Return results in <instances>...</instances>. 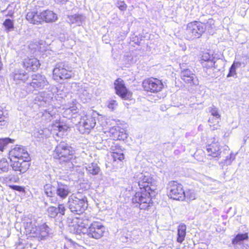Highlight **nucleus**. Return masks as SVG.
Returning a JSON list of instances; mask_svg holds the SVG:
<instances>
[{
  "label": "nucleus",
  "instance_id": "20",
  "mask_svg": "<svg viewBox=\"0 0 249 249\" xmlns=\"http://www.w3.org/2000/svg\"><path fill=\"white\" fill-rule=\"evenodd\" d=\"M40 12H38L36 10L28 12L26 16V19L31 23L38 24L41 23Z\"/></svg>",
  "mask_w": 249,
  "mask_h": 249
},
{
  "label": "nucleus",
  "instance_id": "57",
  "mask_svg": "<svg viewBox=\"0 0 249 249\" xmlns=\"http://www.w3.org/2000/svg\"><path fill=\"white\" fill-rule=\"evenodd\" d=\"M186 58H187V57L186 56H184L183 57V59H184V61H186Z\"/></svg>",
  "mask_w": 249,
  "mask_h": 249
},
{
  "label": "nucleus",
  "instance_id": "35",
  "mask_svg": "<svg viewBox=\"0 0 249 249\" xmlns=\"http://www.w3.org/2000/svg\"><path fill=\"white\" fill-rule=\"evenodd\" d=\"M47 211L48 216L51 218H55L58 214L57 208L55 207H49Z\"/></svg>",
  "mask_w": 249,
  "mask_h": 249
},
{
  "label": "nucleus",
  "instance_id": "10",
  "mask_svg": "<svg viewBox=\"0 0 249 249\" xmlns=\"http://www.w3.org/2000/svg\"><path fill=\"white\" fill-rule=\"evenodd\" d=\"M10 160H14L19 159H30L29 154L23 146L16 147L9 151Z\"/></svg>",
  "mask_w": 249,
  "mask_h": 249
},
{
  "label": "nucleus",
  "instance_id": "39",
  "mask_svg": "<svg viewBox=\"0 0 249 249\" xmlns=\"http://www.w3.org/2000/svg\"><path fill=\"white\" fill-rule=\"evenodd\" d=\"M107 106L109 108L113 110L116 108L118 104L115 100H111L107 102Z\"/></svg>",
  "mask_w": 249,
  "mask_h": 249
},
{
  "label": "nucleus",
  "instance_id": "24",
  "mask_svg": "<svg viewBox=\"0 0 249 249\" xmlns=\"http://www.w3.org/2000/svg\"><path fill=\"white\" fill-rule=\"evenodd\" d=\"M124 129H122L120 127H116L115 128H112L109 131V133L112 134L114 138L118 140H124L127 138V134L124 132Z\"/></svg>",
  "mask_w": 249,
  "mask_h": 249
},
{
  "label": "nucleus",
  "instance_id": "49",
  "mask_svg": "<svg viewBox=\"0 0 249 249\" xmlns=\"http://www.w3.org/2000/svg\"><path fill=\"white\" fill-rule=\"evenodd\" d=\"M73 114L76 112V107L75 106L70 107L69 109Z\"/></svg>",
  "mask_w": 249,
  "mask_h": 249
},
{
  "label": "nucleus",
  "instance_id": "12",
  "mask_svg": "<svg viewBox=\"0 0 249 249\" xmlns=\"http://www.w3.org/2000/svg\"><path fill=\"white\" fill-rule=\"evenodd\" d=\"M114 86L117 94L125 100L129 98L130 93L128 92L122 79L118 78L114 82Z\"/></svg>",
  "mask_w": 249,
  "mask_h": 249
},
{
  "label": "nucleus",
  "instance_id": "41",
  "mask_svg": "<svg viewBox=\"0 0 249 249\" xmlns=\"http://www.w3.org/2000/svg\"><path fill=\"white\" fill-rule=\"evenodd\" d=\"M57 208L58 213H59L61 215H64L66 211V208L64 205L63 204H60L58 205Z\"/></svg>",
  "mask_w": 249,
  "mask_h": 249
},
{
  "label": "nucleus",
  "instance_id": "26",
  "mask_svg": "<svg viewBox=\"0 0 249 249\" xmlns=\"http://www.w3.org/2000/svg\"><path fill=\"white\" fill-rule=\"evenodd\" d=\"M37 228V232L35 234L36 235L38 234L39 237H40L41 240H43L44 238L49 234L50 231L49 227L46 224L44 223Z\"/></svg>",
  "mask_w": 249,
  "mask_h": 249
},
{
  "label": "nucleus",
  "instance_id": "14",
  "mask_svg": "<svg viewBox=\"0 0 249 249\" xmlns=\"http://www.w3.org/2000/svg\"><path fill=\"white\" fill-rule=\"evenodd\" d=\"M56 182L52 184H46L44 186V191L46 196L49 197L52 203H56L57 201L56 195Z\"/></svg>",
  "mask_w": 249,
  "mask_h": 249
},
{
  "label": "nucleus",
  "instance_id": "8",
  "mask_svg": "<svg viewBox=\"0 0 249 249\" xmlns=\"http://www.w3.org/2000/svg\"><path fill=\"white\" fill-rule=\"evenodd\" d=\"M142 86L145 91L151 93H158L163 88L161 80L153 77L145 79L142 82Z\"/></svg>",
  "mask_w": 249,
  "mask_h": 249
},
{
  "label": "nucleus",
  "instance_id": "6",
  "mask_svg": "<svg viewBox=\"0 0 249 249\" xmlns=\"http://www.w3.org/2000/svg\"><path fill=\"white\" fill-rule=\"evenodd\" d=\"M71 69L67 62L58 63L53 70V75L54 76L59 77L60 79H70L75 75Z\"/></svg>",
  "mask_w": 249,
  "mask_h": 249
},
{
  "label": "nucleus",
  "instance_id": "31",
  "mask_svg": "<svg viewBox=\"0 0 249 249\" xmlns=\"http://www.w3.org/2000/svg\"><path fill=\"white\" fill-rule=\"evenodd\" d=\"M25 228L27 232L31 233H36L37 232V227L31 221L25 223Z\"/></svg>",
  "mask_w": 249,
  "mask_h": 249
},
{
  "label": "nucleus",
  "instance_id": "53",
  "mask_svg": "<svg viewBox=\"0 0 249 249\" xmlns=\"http://www.w3.org/2000/svg\"><path fill=\"white\" fill-rule=\"evenodd\" d=\"M240 249H249V246L246 245H242Z\"/></svg>",
  "mask_w": 249,
  "mask_h": 249
},
{
  "label": "nucleus",
  "instance_id": "1",
  "mask_svg": "<svg viewBox=\"0 0 249 249\" xmlns=\"http://www.w3.org/2000/svg\"><path fill=\"white\" fill-rule=\"evenodd\" d=\"M133 180L132 189L138 186L140 191L136 192L132 202L140 209H147L152 203L150 192H154L156 189L153 185V178L147 172H139L134 175Z\"/></svg>",
  "mask_w": 249,
  "mask_h": 249
},
{
  "label": "nucleus",
  "instance_id": "55",
  "mask_svg": "<svg viewBox=\"0 0 249 249\" xmlns=\"http://www.w3.org/2000/svg\"><path fill=\"white\" fill-rule=\"evenodd\" d=\"M2 67V64L1 62L0 61V71L1 70V68Z\"/></svg>",
  "mask_w": 249,
  "mask_h": 249
},
{
  "label": "nucleus",
  "instance_id": "17",
  "mask_svg": "<svg viewBox=\"0 0 249 249\" xmlns=\"http://www.w3.org/2000/svg\"><path fill=\"white\" fill-rule=\"evenodd\" d=\"M80 129L81 131L82 128L85 129L84 133H89V131L93 128L95 124V119L92 117H85L79 122Z\"/></svg>",
  "mask_w": 249,
  "mask_h": 249
},
{
  "label": "nucleus",
  "instance_id": "28",
  "mask_svg": "<svg viewBox=\"0 0 249 249\" xmlns=\"http://www.w3.org/2000/svg\"><path fill=\"white\" fill-rule=\"evenodd\" d=\"M111 150L113 152L111 153V157L114 161L119 160L120 161H122L124 159V156L123 153H122L119 150H115L113 148L112 146L111 147Z\"/></svg>",
  "mask_w": 249,
  "mask_h": 249
},
{
  "label": "nucleus",
  "instance_id": "4",
  "mask_svg": "<svg viewBox=\"0 0 249 249\" xmlns=\"http://www.w3.org/2000/svg\"><path fill=\"white\" fill-rule=\"evenodd\" d=\"M87 202L86 197L81 196L78 197L76 195L73 194L69 197L67 206L71 213L75 214L80 215L87 208Z\"/></svg>",
  "mask_w": 249,
  "mask_h": 249
},
{
  "label": "nucleus",
  "instance_id": "45",
  "mask_svg": "<svg viewBox=\"0 0 249 249\" xmlns=\"http://www.w3.org/2000/svg\"><path fill=\"white\" fill-rule=\"evenodd\" d=\"M11 188L14 190L18 191H22L23 190V188L21 186L18 185H12L11 186Z\"/></svg>",
  "mask_w": 249,
  "mask_h": 249
},
{
  "label": "nucleus",
  "instance_id": "22",
  "mask_svg": "<svg viewBox=\"0 0 249 249\" xmlns=\"http://www.w3.org/2000/svg\"><path fill=\"white\" fill-rule=\"evenodd\" d=\"M208 155L213 157H217L221 153L219 144L218 142L212 143L206 147Z\"/></svg>",
  "mask_w": 249,
  "mask_h": 249
},
{
  "label": "nucleus",
  "instance_id": "43",
  "mask_svg": "<svg viewBox=\"0 0 249 249\" xmlns=\"http://www.w3.org/2000/svg\"><path fill=\"white\" fill-rule=\"evenodd\" d=\"M236 69L234 67V66L231 65V67L230 68L229 72L228 74L227 75V77H230V76H234L236 75Z\"/></svg>",
  "mask_w": 249,
  "mask_h": 249
},
{
  "label": "nucleus",
  "instance_id": "5",
  "mask_svg": "<svg viewBox=\"0 0 249 249\" xmlns=\"http://www.w3.org/2000/svg\"><path fill=\"white\" fill-rule=\"evenodd\" d=\"M206 31V28L197 21L189 23L185 31V37L188 40L199 38Z\"/></svg>",
  "mask_w": 249,
  "mask_h": 249
},
{
  "label": "nucleus",
  "instance_id": "18",
  "mask_svg": "<svg viewBox=\"0 0 249 249\" xmlns=\"http://www.w3.org/2000/svg\"><path fill=\"white\" fill-rule=\"evenodd\" d=\"M23 68L27 70L36 71L40 66L39 61L36 58H27L23 60L22 64Z\"/></svg>",
  "mask_w": 249,
  "mask_h": 249
},
{
  "label": "nucleus",
  "instance_id": "37",
  "mask_svg": "<svg viewBox=\"0 0 249 249\" xmlns=\"http://www.w3.org/2000/svg\"><path fill=\"white\" fill-rule=\"evenodd\" d=\"M196 195L194 190H189L185 193V198L189 200H193L196 199Z\"/></svg>",
  "mask_w": 249,
  "mask_h": 249
},
{
  "label": "nucleus",
  "instance_id": "52",
  "mask_svg": "<svg viewBox=\"0 0 249 249\" xmlns=\"http://www.w3.org/2000/svg\"><path fill=\"white\" fill-rule=\"evenodd\" d=\"M5 116L3 115V111L0 109V119H4Z\"/></svg>",
  "mask_w": 249,
  "mask_h": 249
},
{
  "label": "nucleus",
  "instance_id": "19",
  "mask_svg": "<svg viewBox=\"0 0 249 249\" xmlns=\"http://www.w3.org/2000/svg\"><path fill=\"white\" fill-rule=\"evenodd\" d=\"M86 17L81 14L68 15L67 21L71 25L80 26L85 21Z\"/></svg>",
  "mask_w": 249,
  "mask_h": 249
},
{
  "label": "nucleus",
  "instance_id": "60",
  "mask_svg": "<svg viewBox=\"0 0 249 249\" xmlns=\"http://www.w3.org/2000/svg\"><path fill=\"white\" fill-rule=\"evenodd\" d=\"M45 204L46 206H47L48 205L47 202H45Z\"/></svg>",
  "mask_w": 249,
  "mask_h": 249
},
{
  "label": "nucleus",
  "instance_id": "25",
  "mask_svg": "<svg viewBox=\"0 0 249 249\" xmlns=\"http://www.w3.org/2000/svg\"><path fill=\"white\" fill-rule=\"evenodd\" d=\"M186 226L184 224H180L178 228V236L177 241L178 243H182L186 236Z\"/></svg>",
  "mask_w": 249,
  "mask_h": 249
},
{
  "label": "nucleus",
  "instance_id": "33",
  "mask_svg": "<svg viewBox=\"0 0 249 249\" xmlns=\"http://www.w3.org/2000/svg\"><path fill=\"white\" fill-rule=\"evenodd\" d=\"M209 112L211 113V114L213 116L215 119H220L221 117V115L219 113V110L217 107L214 106H212L208 108Z\"/></svg>",
  "mask_w": 249,
  "mask_h": 249
},
{
  "label": "nucleus",
  "instance_id": "48",
  "mask_svg": "<svg viewBox=\"0 0 249 249\" xmlns=\"http://www.w3.org/2000/svg\"><path fill=\"white\" fill-rule=\"evenodd\" d=\"M43 116H46V117H48L49 118H50L51 117H52V115L49 111H47V110L45 111L44 113L43 114Z\"/></svg>",
  "mask_w": 249,
  "mask_h": 249
},
{
  "label": "nucleus",
  "instance_id": "27",
  "mask_svg": "<svg viewBox=\"0 0 249 249\" xmlns=\"http://www.w3.org/2000/svg\"><path fill=\"white\" fill-rule=\"evenodd\" d=\"M85 168L88 173L92 175H98L101 171L99 166L94 162L87 164Z\"/></svg>",
  "mask_w": 249,
  "mask_h": 249
},
{
  "label": "nucleus",
  "instance_id": "58",
  "mask_svg": "<svg viewBox=\"0 0 249 249\" xmlns=\"http://www.w3.org/2000/svg\"><path fill=\"white\" fill-rule=\"evenodd\" d=\"M159 249H167V248H164V247H161L159 248Z\"/></svg>",
  "mask_w": 249,
  "mask_h": 249
},
{
  "label": "nucleus",
  "instance_id": "7",
  "mask_svg": "<svg viewBox=\"0 0 249 249\" xmlns=\"http://www.w3.org/2000/svg\"><path fill=\"white\" fill-rule=\"evenodd\" d=\"M167 189L168 196L175 200H183L185 198V192L182 185L175 181H171L168 184Z\"/></svg>",
  "mask_w": 249,
  "mask_h": 249
},
{
  "label": "nucleus",
  "instance_id": "16",
  "mask_svg": "<svg viewBox=\"0 0 249 249\" xmlns=\"http://www.w3.org/2000/svg\"><path fill=\"white\" fill-rule=\"evenodd\" d=\"M56 196L62 199H65L71 193L69 185L62 182L56 181Z\"/></svg>",
  "mask_w": 249,
  "mask_h": 249
},
{
  "label": "nucleus",
  "instance_id": "47",
  "mask_svg": "<svg viewBox=\"0 0 249 249\" xmlns=\"http://www.w3.org/2000/svg\"><path fill=\"white\" fill-rule=\"evenodd\" d=\"M7 122L4 119H0V127L6 125Z\"/></svg>",
  "mask_w": 249,
  "mask_h": 249
},
{
  "label": "nucleus",
  "instance_id": "40",
  "mask_svg": "<svg viewBox=\"0 0 249 249\" xmlns=\"http://www.w3.org/2000/svg\"><path fill=\"white\" fill-rule=\"evenodd\" d=\"M209 18H210V16L203 15L199 17L198 22L203 25L206 23Z\"/></svg>",
  "mask_w": 249,
  "mask_h": 249
},
{
  "label": "nucleus",
  "instance_id": "51",
  "mask_svg": "<svg viewBox=\"0 0 249 249\" xmlns=\"http://www.w3.org/2000/svg\"><path fill=\"white\" fill-rule=\"evenodd\" d=\"M179 66H180V69H181V70H184V69H187L186 65H185L183 63H180Z\"/></svg>",
  "mask_w": 249,
  "mask_h": 249
},
{
  "label": "nucleus",
  "instance_id": "59",
  "mask_svg": "<svg viewBox=\"0 0 249 249\" xmlns=\"http://www.w3.org/2000/svg\"><path fill=\"white\" fill-rule=\"evenodd\" d=\"M181 63H183V64H184L185 65H187V63H186V62H182Z\"/></svg>",
  "mask_w": 249,
  "mask_h": 249
},
{
  "label": "nucleus",
  "instance_id": "21",
  "mask_svg": "<svg viewBox=\"0 0 249 249\" xmlns=\"http://www.w3.org/2000/svg\"><path fill=\"white\" fill-rule=\"evenodd\" d=\"M40 15L41 22H52L55 21L57 18V15L52 11L49 10L40 12Z\"/></svg>",
  "mask_w": 249,
  "mask_h": 249
},
{
  "label": "nucleus",
  "instance_id": "50",
  "mask_svg": "<svg viewBox=\"0 0 249 249\" xmlns=\"http://www.w3.org/2000/svg\"><path fill=\"white\" fill-rule=\"evenodd\" d=\"M232 66H234V67L235 68V69L236 68H239L241 66V63L240 62H234L232 64Z\"/></svg>",
  "mask_w": 249,
  "mask_h": 249
},
{
  "label": "nucleus",
  "instance_id": "44",
  "mask_svg": "<svg viewBox=\"0 0 249 249\" xmlns=\"http://www.w3.org/2000/svg\"><path fill=\"white\" fill-rule=\"evenodd\" d=\"M56 127L57 128V130L58 131V132L60 133L61 132L63 133L67 130V127L66 126H64L63 125L58 124L57 126H56Z\"/></svg>",
  "mask_w": 249,
  "mask_h": 249
},
{
  "label": "nucleus",
  "instance_id": "56",
  "mask_svg": "<svg viewBox=\"0 0 249 249\" xmlns=\"http://www.w3.org/2000/svg\"><path fill=\"white\" fill-rule=\"evenodd\" d=\"M43 131L42 130H40V132L39 131V133L40 135H42L43 134Z\"/></svg>",
  "mask_w": 249,
  "mask_h": 249
},
{
  "label": "nucleus",
  "instance_id": "9",
  "mask_svg": "<svg viewBox=\"0 0 249 249\" xmlns=\"http://www.w3.org/2000/svg\"><path fill=\"white\" fill-rule=\"evenodd\" d=\"M31 82L28 85L35 90L42 89L49 85L45 76L41 74H34L31 76Z\"/></svg>",
  "mask_w": 249,
  "mask_h": 249
},
{
  "label": "nucleus",
  "instance_id": "2",
  "mask_svg": "<svg viewBox=\"0 0 249 249\" xmlns=\"http://www.w3.org/2000/svg\"><path fill=\"white\" fill-rule=\"evenodd\" d=\"M74 150L70 145L64 142H60L54 150L53 157L58 160L61 164L66 163L69 168H72L75 163L73 159Z\"/></svg>",
  "mask_w": 249,
  "mask_h": 249
},
{
  "label": "nucleus",
  "instance_id": "32",
  "mask_svg": "<svg viewBox=\"0 0 249 249\" xmlns=\"http://www.w3.org/2000/svg\"><path fill=\"white\" fill-rule=\"evenodd\" d=\"M14 141L9 138L0 139V150L3 151L9 143H13Z\"/></svg>",
  "mask_w": 249,
  "mask_h": 249
},
{
  "label": "nucleus",
  "instance_id": "34",
  "mask_svg": "<svg viewBox=\"0 0 249 249\" xmlns=\"http://www.w3.org/2000/svg\"><path fill=\"white\" fill-rule=\"evenodd\" d=\"M3 24L7 32L13 30L14 28L13 21L10 19H6Z\"/></svg>",
  "mask_w": 249,
  "mask_h": 249
},
{
  "label": "nucleus",
  "instance_id": "23",
  "mask_svg": "<svg viewBox=\"0 0 249 249\" xmlns=\"http://www.w3.org/2000/svg\"><path fill=\"white\" fill-rule=\"evenodd\" d=\"M201 63L203 67L210 68L214 67L213 57L208 53H204L201 56Z\"/></svg>",
  "mask_w": 249,
  "mask_h": 249
},
{
  "label": "nucleus",
  "instance_id": "54",
  "mask_svg": "<svg viewBox=\"0 0 249 249\" xmlns=\"http://www.w3.org/2000/svg\"><path fill=\"white\" fill-rule=\"evenodd\" d=\"M58 1H60L62 3H66L68 0H57Z\"/></svg>",
  "mask_w": 249,
  "mask_h": 249
},
{
  "label": "nucleus",
  "instance_id": "42",
  "mask_svg": "<svg viewBox=\"0 0 249 249\" xmlns=\"http://www.w3.org/2000/svg\"><path fill=\"white\" fill-rule=\"evenodd\" d=\"M235 155L232 153H231L229 156L227 157L226 159L225 160V163L227 165L231 164L232 161H233L235 159Z\"/></svg>",
  "mask_w": 249,
  "mask_h": 249
},
{
  "label": "nucleus",
  "instance_id": "3",
  "mask_svg": "<svg viewBox=\"0 0 249 249\" xmlns=\"http://www.w3.org/2000/svg\"><path fill=\"white\" fill-rule=\"evenodd\" d=\"M75 232L76 234H86L89 238L99 239L102 237L105 232V227L99 222L94 221L87 229L85 223H82L78 225L77 228L74 227Z\"/></svg>",
  "mask_w": 249,
  "mask_h": 249
},
{
  "label": "nucleus",
  "instance_id": "13",
  "mask_svg": "<svg viewBox=\"0 0 249 249\" xmlns=\"http://www.w3.org/2000/svg\"><path fill=\"white\" fill-rule=\"evenodd\" d=\"M10 76L16 84L25 83L29 77L28 73L20 69H15L11 73Z\"/></svg>",
  "mask_w": 249,
  "mask_h": 249
},
{
  "label": "nucleus",
  "instance_id": "11",
  "mask_svg": "<svg viewBox=\"0 0 249 249\" xmlns=\"http://www.w3.org/2000/svg\"><path fill=\"white\" fill-rule=\"evenodd\" d=\"M30 159H19L11 160L13 163L11 164L13 170L18 171L19 174H23L26 172L30 166Z\"/></svg>",
  "mask_w": 249,
  "mask_h": 249
},
{
  "label": "nucleus",
  "instance_id": "30",
  "mask_svg": "<svg viewBox=\"0 0 249 249\" xmlns=\"http://www.w3.org/2000/svg\"><path fill=\"white\" fill-rule=\"evenodd\" d=\"M248 239V235L247 233H238L232 240V243L233 245H236L242 241H243L244 240H247Z\"/></svg>",
  "mask_w": 249,
  "mask_h": 249
},
{
  "label": "nucleus",
  "instance_id": "38",
  "mask_svg": "<svg viewBox=\"0 0 249 249\" xmlns=\"http://www.w3.org/2000/svg\"><path fill=\"white\" fill-rule=\"evenodd\" d=\"M213 25L214 20L210 18H209L206 23L203 25V26L206 28V30H208V31L213 28Z\"/></svg>",
  "mask_w": 249,
  "mask_h": 249
},
{
  "label": "nucleus",
  "instance_id": "46",
  "mask_svg": "<svg viewBox=\"0 0 249 249\" xmlns=\"http://www.w3.org/2000/svg\"><path fill=\"white\" fill-rule=\"evenodd\" d=\"M119 8L121 10H124L126 8V5L124 1H122L121 2V4L119 5Z\"/></svg>",
  "mask_w": 249,
  "mask_h": 249
},
{
  "label": "nucleus",
  "instance_id": "15",
  "mask_svg": "<svg viewBox=\"0 0 249 249\" xmlns=\"http://www.w3.org/2000/svg\"><path fill=\"white\" fill-rule=\"evenodd\" d=\"M181 79L187 84L191 85H198V81L195 74L188 69H184L180 73Z\"/></svg>",
  "mask_w": 249,
  "mask_h": 249
},
{
  "label": "nucleus",
  "instance_id": "36",
  "mask_svg": "<svg viewBox=\"0 0 249 249\" xmlns=\"http://www.w3.org/2000/svg\"><path fill=\"white\" fill-rule=\"evenodd\" d=\"M0 169L4 172H7L9 169V163L5 158L0 160Z\"/></svg>",
  "mask_w": 249,
  "mask_h": 249
},
{
  "label": "nucleus",
  "instance_id": "29",
  "mask_svg": "<svg viewBox=\"0 0 249 249\" xmlns=\"http://www.w3.org/2000/svg\"><path fill=\"white\" fill-rule=\"evenodd\" d=\"M79 96L83 103L87 102L91 98V94H89L88 90L83 88L79 90Z\"/></svg>",
  "mask_w": 249,
  "mask_h": 249
}]
</instances>
